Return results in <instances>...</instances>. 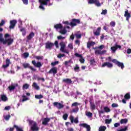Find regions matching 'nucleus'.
<instances>
[{"mask_svg": "<svg viewBox=\"0 0 131 131\" xmlns=\"http://www.w3.org/2000/svg\"><path fill=\"white\" fill-rule=\"evenodd\" d=\"M0 42L3 45H7V46H11L14 42V39L9 38L5 39L3 38V34H0Z\"/></svg>", "mask_w": 131, "mask_h": 131, "instance_id": "obj_1", "label": "nucleus"}, {"mask_svg": "<svg viewBox=\"0 0 131 131\" xmlns=\"http://www.w3.org/2000/svg\"><path fill=\"white\" fill-rule=\"evenodd\" d=\"M29 123L30 125H32L31 127V130L32 131H38L39 128L37 126V124H36V122H34L32 120H30L29 121Z\"/></svg>", "mask_w": 131, "mask_h": 131, "instance_id": "obj_2", "label": "nucleus"}, {"mask_svg": "<svg viewBox=\"0 0 131 131\" xmlns=\"http://www.w3.org/2000/svg\"><path fill=\"white\" fill-rule=\"evenodd\" d=\"M50 2V0H39L40 6H39V9L45 11V7L43 6H48V2Z\"/></svg>", "mask_w": 131, "mask_h": 131, "instance_id": "obj_3", "label": "nucleus"}, {"mask_svg": "<svg viewBox=\"0 0 131 131\" xmlns=\"http://www.w3.org/2000/svg\"><path fill=\"white\" fill-rule=\"evenodd\" d=\"M80 105V104L78 103V102H74L72 104V107H75L74 108H73L72 111H71V113H77V112L79 110V108H78V105Z\"/></svg>", "mask_w": 131, "mask_h": 131, "instance_id": "obj_4", "label": "nucleus"}, {"mask_svg": "<svg viewBox=\"0 0 131 131\" xmlns=\"http://www.w3.org/2000/svg\"><path fill=\"white\" fill-rule=\"evenodd\" d=\"M60 46V52H62V53H66V54H69V51L67 50V49H65V47H66V45H65V43L63 42H61L59 43Z\"/></svg>", "mask_w": 131, "mask_h": 131, "instance_id": "obj_5", "label": "nucleus"}, {"mask_svg": "<svg viewBox=\"0 0 131 131\" xmlns=\"http://www.w3.org/2000/svg\"><path fill=\"white\" fill-rule=\"evenodd\" d=\"M77 24H80V20L75 18L72 19V22L70 23V25H71L72 27H74V26H76Z\"/></svg>", "mask_w": 131, "mask_h": 131, "instance_id": "obj_6", "label": "nucleus"}, {"mask_svg": "<svg viewBox=\"0 0 131 131\" xmlns=\"http://www.w3.org/2000/svg\"><path fill=\"white\" fill-rule=\"evenodd\" d=\"M23 66L25 69H26L27 68H29V69H30L32 71H34L35 72L36 71V69L33 68V67H32L30 66V64L28 63H25L23 64Z\"/></svg>", "mask_w": 131, "mask_h": 131, "instance_id": "obj_7", "label": "nucleus"}, {"mask_svg": "<svg viewBox=\"0 0 131 131\" xmlns=\"http://www.w3.org/2000/svg\"><path fill=\"white\" fill-rule=\"evenodd\" d=\"M49 74H53V75H55L58 73V68L53 67L51 68L50 71L48 72Z\"/></svg>", "mask_w": 131, "mask_h": 131, "instance_id": "obj_8", "label": "nucleus"}, {"mask_svg": "<svg viewBox=\"0 0 131 131\" xmlns=\"http://www.w3.org/2000/svg\"><path fill=\"white\" fill-rule=\"evenodd\" d=\"M45 48L47 50H52L53 49V47L55 46V44H54V43H52L50 41H48L45 43Z\"/></svg>", "mask_w": 131, "mask_h": 131, "instance_id": "obj_9", "label": "nucleus"}, {"mask_svg": "<svg viewBox=\"0 0 131 131\" xmlns=\"http://www.w3.org/2000/svg\"><path fill=\"white\" fill-rule=\"evenodd\" d=\"M32 64H33L34 67H36V68H40L42 66L41 62L39 61L36 62L35 60H32Z\"/></svg>", "mask_w": 131, "mask_h": 131, "instance_id": "obj_10", "label": "nucleus"}, {"mask_svg": "<svg viewBox=\"0 0 131 131\" xmlns=\"http://www.w3.org/2000/svg\"><path fill=\"white\" fill-rule=\"evenodd\" d=\"M74 55H75V57H77V58H80L79 59V60L80 62V63H81L82 64H83V63H84V59L82 57V55L79 54H78L77 53H75Z\"/></svg>", "mask_w": 131, "mask_h": 131, "instance_id": "obj_11", "label": "nucleus"}, {"mask_svg": "<svg viewBox=\"0 0 131 131\" xmlns=\"http://www.w3.org/2000/svg\"><path fill=\"white\" fill-rule=\"evenodd\" d=\"M53 105L54 106H55L57 109L59 110L64 108V105L61 104V103L55 102L53 103Z\"/></svg>", "mask_w": 131, "mask_h": 131, "instance_id": "obj_12", "label": "nucleus"}, {"mask_svg": "<svg viewBox=\"0 0 131 131\" xmlns=\"http://www.w3.org/2000/svg\"><path fill=\"white\" fill-rule=\"evenodd\" d=\"M17 86H19V84L18 83H15L14 85H11L9 86L8 89L9 92H12V91H14V90H15L16 88H17Z\"/></svg>", "mask_w": 131, "mask_h": 131, "instance_id": "obj_13", "label": "nucleus"}, {"mask_svg": "<svg viewBox=\"0 0 131 131\" xmlns=\"http://www.w3.org/2000/svg\"><path fill=\"white\" fill-rule=\"evenodd\" d=\"M16 24H17V20H12L10 21V26H9L10 29H14L15 27L16 26Z\"/></svg>", "mask_w": 131, "mask_h": 131, "instance_id": "obj_14", "label": "nucleus"}, {"mask_svg": "<svg viewBox=\"0 0 131 131\" xmlns=\"http://www.w3.org/2000/svg\"><path fill=\"white\" fill-rule=\"evenodd\" d=\"M107 53V50H96L95 51V55H105Z\"/></svg>", "mask_w": 131, "mask_h": 131, "instance_id": "obj_15", "label": "nucleus"}, {"mask_svg": "<svg viewBox=\"0 0 131 131\" xmlns=\"http://www.w3.org/2000/svg\"><path fill=\"white\" fill-rule=\"evenodd\" d=\"M107 67V68H112L113 64L110 62H105L102 64V67Z\"/></svg>", "mask_w": 131, "mask_h": 131, "instance_id": "obj_16", "label": "nucleus"}, {"mask_svg": "<svg viewBox=\"0 0 131 131\" xmlns=\"http://www.w3.org/2000/svg\"><path fill=\"white\" fill-rule=\"evenodd\" d=\"M79 126L85 127L86 128L87 131H91V126H90V125H88L86 123H81L79 124Z\"/></svg>", "mask_w": 131, "mask_h": 131, "instance_id": "obj_17", "label": "nucleus"}, {"mask_svg": "<svg viewBox=\"0 0 131 131\" xmlns=\"http://www.w3.org/2000/svg\"><path fill=\"white\" fill-rule=\"evenodd\" d=\"M124 16L126 17V21H128L129 20V18H130L131 15L130 13H128V10H126Z\"/></svg>", "mask_w": 131, "mask_h": 131, "instance_id": "obj_18", "label": "nucleus"}, {"mask_svg": "<svg viewBox=\"0 0 131 131\" xmlns=\"http://www.w3.org/2000/svg\"><path fill=\"white\" fill-rule=\"evenodd\" d=\"M70 120L71 123H73V122L75 123H78V119L77 118L74 119V117L73 116H70Z\"/></svg>", "mask_w": 131, "mask_h": 131, "instance_id": "obj_19", "label": "nucleus"}, {"mask_svg": "<svg viewBox=\"0 0 131 131\" xmlns=\"http://www.w3.org/2000/svg\"><path fill=\"white\" fill-rule=\"evenodd\" d=\"M51 120V119L49 118H45L43 119L42 122V124L43 125H47L48 124V122Z\"/></svg>", "mask_w": 131, "mask_h": 131, "instance_id": "obj_20", "label": "nucleus"}, {"mask_svg": "<svg viewBox=\"0 0 131 131\" xmlns=\"http://www.w3.org/2000/svg\"><path fill=\"white\" fill-rule=\"evenodd\" d=\"M95 45H96V42H94L93 41L90 42L88 41L87 42V48L88 49H91V47H93V46H95Z\"/></svg>", "mask_w": 131, "mask_h": 131, "instance_id": "obj_21", "label": "nucleus"}, {"mask_svg": "<svg viewBox=\"0 0 131 131\" xmlns=\"http://www.w3.org/2000/svg\"><path fill=\"white\" fill-rule=\"evenodd\" d=\"M100 32H101V27L97 28L96 31L94 32V34L96 36H99L100 35Z\"/></svg>", "mask_w": 131, "mask_h": 131, "instance_id": "obj_22", "label": "nucleus"}, {"mask_svg": "<svg viewBox=\"0 0 131 131\" xmlns=\"http://www.w3.org/2000/svg\"><path fill=\"white\" fill-rule=\"evenodd\" d=\"M62 82L67 83L68 84H71V83H72V80H71V79L69 78L63 79L62 80Z\"/></svg>", "mask_w": 131, "mask_h": 131, "instance_id": "obj_23", "label": "nucleus"}, {"mask_svg": "<svg viewBox=\"0 0 131 131\" xmlns=\"http://www.w3.org/2000/svg\"><path fill=\"white\" fill-rule=\"evenodd\" d=\"M34 36V33L33 32H31L29 35L27 36V38L28 40H30Z\"/></svg>", "mask_w": 131, "mask_h": 131, "instance_id": "obj_24", "label": "nucleus"}, {"mask_svg": "<svg viewBox=\"0 0 131 131\" xmlns=\"http://www.w3.org/2000/svg\"><path fill=\"white\" fill-rule=\"evenodd\" d=\"M20 28V32H22V35L23 36H25L26 35V30H25V28H22L19 26Z\"/></svg>", "mask_w": 131, "mask_h": 131, "instance_id": "obj_25", "label": "nucleus"}, {"mask_svg": "<svg viewBox=\"0 0 131 131\" xmlns=\"http://www.w3.org/2000/svg\"><path fill=\"white\" fill-rule=\"evenodd\" d=\"M54 28H55V29H62L63 26L61 24H57L54 25Z\"/></svg>", "mask_w": 131, "mask_h": 131, "instance_id": "obj_26", "label": "nucleus"}, {"mask_svg": "<svg viewBox=\"0 0 131 131\" xmlns=\"http://www.w3.org/2000/svg\"><path fill=\"white\" fill-rule=\"evenodd\" d=\"M90 103L91 109L92 110H96V105H95V103L92 102V101H90Z\"/></svg>", "mask_w": 131, "mask_h": 131, "instance_id": "obj_27", "label": "nucleus"}, {"mask_svg": "<svg viewBox=\"0 0 131 131\" xmlns=\"http://www.w3.org/2000/svg\"><path fill=\"white\" fill-rule=\"evenodd\" d=\"M1 100L3 102H6L8 101V97L5 95H1Z\"/></svg>", "mask_w": 131, "mask_h": 131, "instance_id": "obj_28", "label": "nucleus"}, {"mask_svg": "<svg viewBox=\"0 0 131 131\" xmlns=\"http://www.w3.org/2000/svg\"><path fill=\"white\" fill-rule=\"evenodd\" d=\"M118 67H120L121 69H123L124 68V64L123 62H118L117 63Z\"/></svg>", "mask_w": 131, "mask_h": 131, "instance_id": "obj_29", "label": "nucleus"}, {"mask_svg": "<svg viewBox=\"0 0 131 131\" xmlns=\"http://www.w3.org/2000/svg\"><path fill=\"white\" fill-rule=\"evenodd\" d=\"M71 63V59L64 61V65L66 67V68H68V67H70V65H69V63Z\"/></svg>", "mask_w": 131, "mask_h": 131, "instance_id": "obj_30", "label": "nucleus"}, {"mask_svg": "<svg viewBox=\"0 0 131 131\" xmlns=\"http://www.w3.org/2000/svg\"><path fill=\"white\" fill-rule=\"evenodd\" d=\"M32 86L33 88H34V89L37 91H39V86L37 85V84L35 82L33 83Z\"/></svg>", "mask_w": 131, "mask_h": 131, "instance_id": "obj_31", "label": "nucleus"}, {"mask_svg": "<svg viewBox=\"0 0 131 131\" xmlns=\"http://www.w3.org/2000/svg\"><path fill=\"white\" fill-rule=\"evenodd\" d=\"M124 98L125 100H129L130 99V94L129 93H126L124 95Z\"/></svg>", "mask_w": 131, "mask_h": 131, "instance_id": "obj_32", "label": "nucleus"}, {"mask_svg": "<svg viewBox=\"0 0 131 131\" xmlns=\"http://www.w3.org/2000/svg\"><path fill=\"white\" fill-rule=\"evenodd\" d=\"M90 65L96 66V61L95 60V59L93 58L90 59Z\"/></svg>", "mask_w": 131, "mask_h": 131, "instance_id": "obj_33", "label": "nucleus"}, {"mask_svg": "<svg viewBox=\"0 0 131 131\" xmlns=\"http://www.w3.org/2000/svg\"><path fill=\"white\" fill-rule=\"evenodd\" d=\"M35 98L38 100H40V99H42V98H43V96H42L41 94L36 95H35Z\"/></svg>", "mask_w": 131, "mask_h": 131, "instance_id": "obj_34", "label": "nucleus"}, {"mask_svg": "<svg viewBox=\"0 0 131 131\" xmlns=\"http://www.w3.org/2000/svg\"><path fill=\"white\" fill-rule=\"evenodd\" d=\"M127 121H128V120H127V119H121L120 123L121 124H123V123H127Z\"/></svg>", "mask_w": 131, "mask_h": 131, "instance_id": "obj_35", "label": "nucleus"}, {"mask_svg": "<svg viewBox=\"0 0 131 131\" xmlns=\"http://www.w3.org/2000/svg\"><path fill=\"white\" fill-rule=\"evenodd\" d=\"M74 69L75 72H79V71H80V70H79V67H78V64H76L75 67Z\"/></svg>", "mask_w": 131, "mask_h": 131, "instance_id": "obj_36", "label": "nucleus"}, {"mask_svg": "<svg viewBox=\"0 0 131 131\" xmlns=\"http://www.w3.org/2000/svg\"><path fill=\"white\" fill-rule=\"evenodd\" d=\"M103 109L105 112H106V113H108V112H110V111H111V110H110V108H109L108 106H105Z\"/></svg>", "mask_w": 131, "mask_h": 131, "instance_id": "obj_37", "label": "nucleus"}, {"mask_svg": "<svg viewBox=\"0 0 131 131\" xmlns=\"http://www.w3.org/2000/svg\"><path fill=\"white\" fill-rule=\"evenodd\" d=\"M94 4H95L97 7H101V3L99 2V0H95Z\"/></svg>", "mask_w": 131, "mask_h": 131, "instance_id": "obj_38", "label": "nucleus"}, {"mask_svg": "<svg viewBox=\"0 0 131 131\" xmlns=\"http://www.w3.org/2000/svg\"><path fill=\"white\" fill-rule=\"evenodd\" d=\"M29 88V84L26 83L23 85V90H27Z\"/></svg>", "mask_w": 131, "mask_h": 131, "instance_id": "obj_39", "label": "nucleus"}, {"mask_svg": "<svg viewBox=\"0 0 131 131\" xmlns=\"http://www.w3.org/2000/svg\"><path fill=\"white\" fill-rule=\"evenodd\" d=\"M106 126H101L99 128V131H105L106 130Z\"/></svg>", "mask_w": 131, "mask_h": 131, "instance_id": "obj_40", "label": "nucleus"}, {"mask_svg": "<svg viewBox=\"0 0 131 131\" xmlns=\"http://www.w3.org/2000/svg\"><path fill=\"white\" fill-rule=\"evenodd\" d=\"M128 127L127 126H125L124 128H121L118 130L117 131H126V130H128Z\"/></svg>", "mask_w": 131, "mask_h": 131, "instance_id": "obj_41", "label": "nucleus"}, {"mask_svg": "<svg viewBox=\"0 0 131 131\" xmlns=\"http://www.w3.org/2000/svg\"><path fill=\"white\" fill-rule=\"evenodd\" d=\"M85 115L88 116V117H93V113L90 112L85 113Z\"/></svg>", "mask_w": 131, "mask_h": 131, "instance_id": "obj_42", "label": "nucleus"}, {"mask_svg": "<svg viewBox=\"0 0 131 131\" xmlns=\"http://www.w3.org/2000/svg\"><path fill=\"white\" fill-rule=\"evenodd\" d=\"M23 56L25 59H26L27 58H28L29 57V53L28 52H25L23 54Z\"/></svg>", "mask_w": 131, "mask_h": 131, "instance_id": "obj_43", "label": "nucleus"}, {"mask_svg": "<svg viewBox=\"0 0 131 131\" xmlns=\"http://www.w3.org/2000/svg\"><path fill=\"white\" fill-rule=\"evenodd\" d=\"M105 121L106 124H110V123H111V122H112V119H105Z\"/></svg>", "mask_w": 131, "mask_h": 131, "instance_id": "obj_44", "label": "nucleus"}, {"mask_svg": "<svg viewBox=\"0 0 131 131\" xmlns=\"http://www.w3.org/2000/svg\"><path fill=\"white\" fill-rule=\"evenodd\" d=\"M34 58L35 59H36V60H42L43 59V56H36Z\"/></svg>", "mask_w": 131, "mask_h": 131, "instance_id": "obj_45", "label": "nucleus"}, {"mask_svg": "<svg viewBox=\"0 0 131 131\" xmlns=\"http://www.w3.org/2000/svg\"><path fill=\"white\" fill-rule=\"evenodd\" d=\"M22 98H23L22 102H25V101H27V100H28V98H27L25 95H23Z\"/></svg>", "mask_w": 131, "mask_h": 131, "instance_id": "obj_46", "label": "nucleus"}, {"mask_svg": "<svg viewBox=\"0 0 131 131\" xmlns=\"http://www.w3.org/2000/svg\"><path fill=\"white\" fill-rule=\"evenodd\" d=\"M10 118H11V115H6L4 116V119H5V120H9V119H10Z\"/></svg>", "mask_w": 131, "mask_h": 131, "instance_id": "obj_47", "label": "nucleus"}, {"mask_svg": "<svg viewBox=\"0 0 131 131\" xmlns=\"http://www.w3.org/2000/svg\"><path fill=\"white\" fill-rule=\"evenodd\" d=\"M59 63H60V62H59V61H56L52 62L51 65H52V66H56V65H58V64H59Z\"/></svg>", "mask_w": 131, "mask_h": 131, "instance_id": "obj_48", "label": "nucleus"}, {"mask_svg": "<svg viewBox=\"0 0 131 131\" xmlns=\"http://www.w3.org/2000/svg\"><path fill=\"white\" fill-rule=\"evenodd\" d=\"M62 57H65V54H61L59 53L58 55H57V58H58V59H61V58H62Z\"/></svg>", "mask_w": 131, "mask_h": 131, "instance_id": "obj_49", "label": "nucleus"}, {"mask_svg": "<svg viewBox=\"0 0 131 131\" xmlns=\"http://www.w3.org/2000/svg\"><path fill=\"white\" fill-rule=\"evenodd\" d=\"M62 118L64 119V120H67V118H68V114H64L62 116Z\"/></svg>", "mask_w": 131, "mask_h": 131, "instance_id": "obj_50", "label": "nucleus"}, {"mask_svg": "<svg viewBox=\"0 0 131 131\" xmlns=\"http://www.w3.org/2000/svg\"><path fill=\"white\" fill-rule=\"evenodd\" d=\"M75 35L76 38H78V39L81 38V34H75Z\"/></svg>", "mask_w": 131, "mask_h": 131, "instance_id": "obj_51", "label": "nucleus"}, {"mask_svg": "<svg viewBox=\"0 0 131 131\" xmlns=\"http://www.w3.org/2000/svg\"><path fill=\"white\" fill-rule=\"evenodd\" d=\"M37 80L39 81V80H41V81H42V82H45V78H40L39 77H38L37 78Z\"/></svg>", "mask_w": 131, "mask_h": 131, "instance_id": "obj_52", "label": "nucleus"}, {"mask_svg": "<svg viewBox=\"0 0 131 131\" xmlns=\"http://www.w3.org/2000/svg\"><path fill=\"white\" fill-rule=\"evenodd\" d=\"M119 105L117 103H113L112 104V108H117V107H118Z\"/></svg>", "mask_w": 131, "mask_h": 131, "instance_id": "obj_53", "label": "nucleus"}, {"mask_svg": "<svg viewBox=\"0 0 131 131\" xmlns=\"http://www.w3.org/2000/svg\"><path fill=\"white\" fill-rule=\"evenodd\" d=\"M112 62H113V63H114V64H115L116 65H117V64L118 63V62L119 61H118L117 60H116V59H113L112 60Z\"/></svg>", "mask_w": 131, "mask_h": 131, "instance_id": "obj_54", "label": "nucleus"}, {"mask_svg": "<svg viewBox=\"0 0 131 131\" xmlns=\"http://www.w3.org/2000/svg\"><path fill=\"white\" fill-rule=\"evenodd\" d=\"M110 25H111L112 27H115L116 23L115 21H112L110 23Z\"/></svg>", "mask_w": 131, "mask_h": 131, "instance_id": "obj_55", "label": "nucleus"}, {"mask_svg": "<svg viewBox=\"0 0 131 131\" xmlns=\"http://www.w3.org/2000/svg\"><path fill=\"white\" fill-rule=\"evenodd\" d=\"M11 62V60H10V59H9V58H7L6 60V64L8 65L9 66H10V63Z\"/></svg>", "mask_w": 131, "mask_h": 131, "instance_id": "obj_56", "label": "nucleus"}, {"mask_svg": "<svg viewBox=\"0 0 131 131\" xmlns=\"http://www.w3.org/2000/svg\"><path fill=\"white\" fill-rule=\"evenodd\" d=\"M75 45H78V46H80V41L78 39H77L75 41Z\"/></svg>", "mask_w": 131, "mask_h": 131, "instance_id": "obj_57", "label": "nucleus"}, {"mask_svg": "<svg viewBox=\"0 0 131 131\" xmlns=\"http://www.w3.org/2000/svg\"><path fill=\"white\" fill-rule=\"evenodd\" d=\"M111 49L112 51H113V52H114V53H115V52H116V50H117L116 46L112 47Z\"/></svg>", "mask_w": 131, "mask_h": 131, "instance_id": "obj_58", "label": "nucleus"}, {"mask_svg": "<svg viewBox=\"0 0 131 131\" xmlns=\"http://www.w3.org/2000/svg\"><path fill=\"white\" fill-rule=\"evenodd\" d=\"M106 14H107V10L106 9L103 10L102 12L101 13V15H106Z\"/></svg>", "mask_w": 131, "mask_h": 131, "instance_id": "obj_59", "label": "nucleus"}, {"mask_svg": "<svg viewBox=\"0 0 131 131\" xmlns=\"http://www.w3.org/2000/svg\"><path fill=\"white\" fill-rule=\"evenodd\" d=\"M60 33H61V34H66L67 33V31H64L63 30L60 31Z\"/></svg>", "mask_w": 131, "mask_h": 131, "instance_id": "obj_60", "label": "nucleus"}, {"mask_svg": "<svg viewBox=\"0 0 131 131\" xmlns=\"http://www.w3.org/2000/svg\"><path fill=\"white\" fill-rule=\"evenodd\" d=\"M5 21L4 20V19H2L1 20V23H0V27H1V26H3L4 25H5Z\"/></svg>", "mask_w": 131, "mask_h": 131, "instance_id": "obj_61", "label": "nucleus"}, {"mask_svg": "<svg viewBox=\"0 0 131 131\" xmlns=\"http://www.w3.org/2000/svg\"><path fill=\"white\" fill-rule=\"evenodd\" d=\"M9 66L8 64H4V65H3L2 67V68H4V69H6V68H8V67H9Z\"/></svg>", "mask_w": 131, "mask_h": 131, "instance_id": "obj_62", "label": "nucleus"}, {"mask_svg": "<svg viewBox=\"0 0 131 131\" xmlns=\"http://www.w3.org/2000/svg\"><path fill=\"white\" fill-rule=\"evenodd\" d=\"M95 1H96V0H89V4H90L91 5H92L93 4H95Z\"/></svg>", "mask_w": 131, "mask_h": 131, "instance_id": "obj_63", "label": "nucleus"}, {"mask_svg": "<svg viewBox=\"0 0 131 131\" xmlns=\"http://www.w3.org/2000/svg\"><path fill=\"white\" fill-rule=\"evenodd\" d=\"M24 5H28V0H22Z\"/></svg>", "mask_w": 131, "mask_h": 131, "instance_id": "obj_64", "label": "nucleus"}]
</instances>
